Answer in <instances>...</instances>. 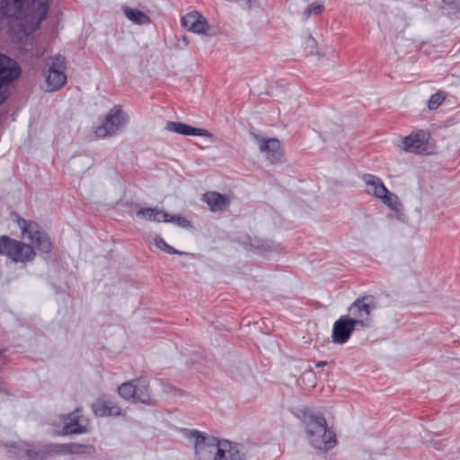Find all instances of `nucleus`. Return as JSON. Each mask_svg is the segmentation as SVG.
Instances as JSON below:
<instances>
[{
	"label": "nucleus",
	"mask_w": 460,
	"mask_h": 460,
	"mask_svg": "<svg viewBox=\"0 0 460 460\" xmlns=\"http://www.w3.org/2000/svg\"><path fill=\"white\" fill-rule=\"evenodd\" d=\"M163 222L173 223L183 228L190 226V221L186 217L181 216H171L170 214H168V217L163 218Z\"/></svg>",
	"instance_id": "25"
},
{
	"label": "nucleus",
	"mask_w": 460,
	"mask_h": 460,
	"mask_svg": "<svg viewBox=\"0 0 460 460\" xmlns=\"http://www.w3.org/2000/svg\"><path fill=\"white\" fill-rule=\"evenodd\" d=\"M125 16L138 25H145L150 22V18L142 11L126 6L123 8Z\"/></svg>",
	"instance_id": "21"
},
{
	"label": "nucleus",
	"mask_w": 460,
	"mask_h": 460,
	"mask_svg": "<svg viewBox=\"0 0 460 460\" xmlns=\"http://www.w3.org/2000/svg\"><path fill=\"white\" fill-rule=\"evenodd\" d=\"M428 134L420 130L405 137L402 140L403 149L415 154H424L428 151Z\"/></svg>",
	"instance_id": "12"
},
{
	"label": "nucleus",
	"mask_w": 460,
	"mask_h": 460,
	"mask_svg": "<svg viewBox=\"0 0 460 460\" xmlns=\"http://www.w3.org/2000/svg\"><path fill=\"white\" fill-rule=\"evenodd\" d=\"M0 9L3 15L18 22L25 34H31L46 19L49 0H3Z\"/></svg>",
	"instance_id": "1"
},
{
	"label": "nucleus",
	"mask_w": 460,
	"mask_h": 460,
	"mask_svg": "<svg viewBox=\"0 0 460 460\" xmlns=\"http://www.w3.org/2000/svg\"><path fill=\"white\" fill-rule=\"evenodd\" d=\"M2 352H3V351L0 349V355L2 354Z\"/></svg>",
	"instance_id": "35"
},
{
	"label": "nucleus",
	"mask_w": 460,
	"mask_h": 460,
	"mask_svg": "<svg viewBox=\"0 0 460 460\" xmlns=\"http://www.w3.org/2000/svg\"><path fill=\"white\" fill-rule=\"evenodd\" d=\"M88 420L82 415V410L76 408L69 413L64 421L66 434H83L87 432Z\"/></svg>",
	"instance_id": "10"
},
{
	"label": "nucleus",
	"mask_w": 460,
	"mask_h": 460,
	"mask_svg": "<svg viewBox=\"0 0 460 460\" xmlns=\"http://www.w3.org/2000/svg\"><path fill=\"white\" fill-rule=\"evenodd\" d=\"M18 224L22 230L23 235L33 243L40 252L49 253L52 251L53 244L49 236L41 231L37 224L22 218L19 220Z\"/></svg>",
	"instance_id": "8"
},
{
	"label": "nucleus",
	"mask_w": 460,
	"mask_h": 460,
	"mask_svg": "<svg viewBox=\"0 0 460 460\" xmlns=\"http://www.w3.org/2000/svg\"><path fill=\"white\" fill-rule=\"evenodd\" d=\"M434 445H435V447H436L438 449H441V448H442V447H443V443H442V441H439V442H437V441H436V442L434 443Z\"/></svg>",
	"instance_id": "32"
},
{
	"label": "nucleus",
	"mask_w": 460,
	"mask_h": 460,
	"mask_svg": "<svg viewBox=\"0 0 460 460\" xmlns=\"http://www.w3.org/2000/svg\"><path fill=\"white\" fill-rule=\"evenodd\" d=\"M203 200L214 212L221 211L230 204V199L218 192L209 191L204 194Z\"/></svg>",
	"instance_id": "19"
},
{
	"label": "nucleus",
	"mask_w": 460,
	"mask_h": 460,
	"mask_svg": "<svg viewBox=\"0 0 460 460\" xmlns=\"http://www.w3.org/2000/svg\"><path fill=\"white\" fill-rule=\"evenodd\" d=\"M135 382L134 380L130 382H126L120 385L118 387V393L121 398L126 401H131L135 402Z\"/></svg>",
	"instance_id": "22"
},
{
	"label": "nucleus",
	"mask_w": 460,
	"mask_h": 460,
	"mask_svg": "<svg viewBox=\"0 0 460 460\" xmlns=\"http://www.w3.org/2000/svg\"><path fill=\"white\" fill-rule=\"evenodd\" d=\"M443 2L447 4H451L453 3L452 0H443Z\"/></svg>",
	"instance_id": "34"
},
{
	"label": "nucleus",
	"mask_w": 460,
	"mask_h": 460,
	"mask_svg": "<svg viewBox=\"0 0 460 460\" xmlns=\"http://www.w3.org/2000/svg\"><path fill=\"white\" fill-rule=\"evenodd\" d=\"M324 9V6L320 4H313L310 6H308L303 15L305 19H308L311 14H318L321 13Z\"/></svg>",
	"instance_id": "30"
},
{
	"label": "nucleus",
	"mask_w": 460,
	"mask_h": 460,
	"mask_svg": "<svg viewBox=\"0 0 460 460\" xmlns=\"http://www.w3.org/2000/svg\"><path fill=\"white\" fill-rule=\"evenodd\" d=\"M165 129L184 136L212 137V134L206 129L193 128L182 122L168 121L165 125Z\"/></svg>",
	"instance_id": "17"
},
{
	"label": "nucleus",
	"mask_w": 460,
	"mask_h": 460,
	"mask_svg": "<svg viewBox=\"0 0 460 460\" xmlns=\"http://www.w3.org/2000/svg\"><path fill=\"white\" fill-rule=\"evenodd\" d=\"M362 180L366 185L367 192L373 194L376 198L380 199L388 193V190L385 187L380 178L372 174H364Z\"/></svg>",
	"instance_id": "18"
},
{
	"label": "nucleus",
	"mask_w": 460,
	"mask_h": 460,
	"mask_svg": "<svg viewBox=\"0 0 460 460\" xmlns=\"http://www.w3.org/2000/svg\"><path fill=\"white\" fill-rule=\"evenodd\" d=\"M306 48L314 49L316 45V41L314 38L308 37L305 40Z\"/></svg>",
	"instance_id": "31"
},
{
	"label": "nucleus",
	"mask_w": 460,
	"mask_h": 460,
	"mask_svg": "<svg viewBox=\"0 0 460 460\" xmlns=\"http://www.w3.org/2000/svg\"><path fill=\"white\" fill-rule=\"evenodd\" d=\"M9 454L16 460H35L40 450L35 445L21 441L11 446Z\"/></svg>",
	"instance_id": "14"
},
{
	"label": "nucleus",
	"mask_w": 460,
	"mask_h": 460,
	"mask_svg": "<svg viewBox=\"0 0 460 460\" xmlns=\"http://www.w3.org/2000/svg\"><path fill=\"white\" fill-rule=\"evenodd\" d=\"M221 451L223 455L220 460H248L246 453L240 444L222 439Z\"/></svg>",
	"instance_id": "16"
},
{
	"label": "nucleus",
	"mask_w": 460,
	"mask_h": 460,
	"mask_svg": "<svg viewBox=\"0 0 460 460\" xmlns=\"http://www.w3.org/2000/svg\"><path fill=\"white\" fill-rule=\"evenodd\" d=\"M0 246L2 252L14 261L28 262L35 257L33 248L24 243L12 239L6 235L0 236Z\"/></svg>",
	"instance_id": "5"
},
{
	"label": "nucleus",
	"mask_w": 460,
	"mask_h": 460,
	"mask_svg": "<svg viewBox=\"0 0 460 460\" xmlns=\"http://www.w3.org/2000/svg\"><path fill=\"white\" fill-rule=\"evenodd\" d=\"M376 308V302L373 296H365L357 298L349 307V318L361 328L372 326L371 313Z\"/></svg>",
	"instance_id": "4"
},
{
	"label": "nucleus",
	"mask_w": 460,
	"mask_h": 460,
	"mask_svg": "<svg viewBox=\"0 0 460 460\" xmlns=\"http://www.w3.org/2000/svg\"><path fill=\"white\" fill-rule=\"evenodd\" d=\"M302 419L306 438L314 448L327 452L336 446V435L328 429L326 420L320 412H314L307 408L300 409L295 413Z\"/></svg>",
	"instance_id": "2"
},
{
	"label": "nucleus",
	"mask_w": 460,
	"mask_h": 460,
	"mask_svg": "<svg viewBox=\"0 0 460 460\" xmlns=\"http://www.w3.org/2000/svg\"><path fill=\"white\" fill-rule=\"evenodd\" d=\"M183 434L187 439L193 442L194 455L197 460H220L223 455L221 451L222 439L206 437L196 429H185Z\"/></svg>",
	"instance_id": "3"
},
{
	"label": "nucleus",
	"mask_w": 460,
	"mask_h": 460,
	"mask_svg": "<svg viewBox=\"0 0 460 460\" xmlns=\"http://www.w3.org/2000/svg\"><path fill=\"white\" fill-rule=\"evenodd\" d=\"M208 30V24L206 22V20L201 19V16L198 18L195 24L190 29V31H193L195 33H207Z\"/></svg>",
	"instance_id": "28"
},
{
	"label": "nucleus",
	"mask_w": 460,
	"mask_h": 460,
	"mask_svg": "<svg viewBox=\"0 0 460 460\" xmlns=\"http://www.w3.org/2000/svg\"><path fill=\"white\" fill-rule=\"evenodd\" d=\"M325 365H326V362H325V361H321V362H318V363L316 364V366H317L318 367H323V366H325Z\"/></svg>",
	"instance_id": "33"
},
{
	"label": "nucleus",
	"mask_w": 460,
	"mask_h": 460,
	"mask_svg": "<svg viewBox=\"0 0 460 460\" xmlns=\"http://www.w3.org/2000/svg\"><path fill=\"white\" fill-rule=\"evenodd\" d=\"M356 324L347 315L341 316L333 323L332 338L336 344H344L350 338L356 329Z\"/></svg>",
	"instance_id": "9"
},
{
	"label": "nucleus",
	"mask_w": 460,
	"mask_h": 460,
	"mask_svg": "<svg viewBox=\"0 0 460 460\" xmlns=\"http://www.w3.org/2000/svg\"><path fill=\"white\" fill-rule=\"evenodd\" d=\"M208 30V24L206 22V20L201 19V16L198 18L195 24L190 29V31H193L195 33H207Z\"/></svg>",
	"instance_id": "29"
},
{
	"label": "nucleus",
	"mask_w": 460,
	"mask_h": 460,
	"mask_svg": "<svg viewBox=\"0 0 460 460\" xmlns=\"http://www.w3.org/2000/svg\"><path fill=\"white\" fill-rule=\"evenodd\" d=\"M380 199H382L383 202L393 210L399 211L402 207L398 197L395 194L391 193L389 190L388 193H385V195L381 197Z\"/></svg>",
	"instance_id": "23"
},
{
	"label": "nucleus",
	"mask_w": 460,
	"mask_h": 460,
	"mask_svg": "<svg viewBox=\"0 0 460 460\" xmlns=\"http://www.w3.org/2000/svg\"><path fill=\"white\" fill-rule=\"evenodd\" d=\"M199 17V13H197V12L190 13L186 14L185 16H183L181 18V24L186 29L190 31V29L195 24V22H196V21L198 20Z\"/></svg>",
	"instance_id": "27"
},
{
	"label": "nucleus",
	"mask_w": 460,
	"mask_h": 460,
	"mask_svg": "<svg viewBox=\"0 0 460 460\" xmlns=\"http://www.w3.org/2000/svg\"><path fill=\"white\" fill-rule=\"evenodd\" d=\"M259 145L260 151L266 153L267 159L271 164L280 163L283 160V153L280 147V142L277 138L261 139L259 136H254Z\"/></svg>",
	"instance_id": "11"
},
{
	"label": "nucleus",
	"mask_w": 460,
	"mask_h": 460,
	"mask_svg": "<svg viewBox=\"0 0 460 460\" xmlns=\"http://www.w3.org/2000/svg\"><path fill=\"white\" fill-rule=\"evenodd\" d=\"M134 382L135 402H141L146 405L155 406L156 404V400L150 394L148 381L144 377H140L135 379Z\"/></svg>",
	"instance_id": "15"
},
{
	"label": "nucleus",
	"mask_w": 460,
	"mask_h": 460,
	"mask_svg": "<svg viewBox=\"0 0 460 460\" xmlns=\"http://www.w3.org/2000/svg\"><path fill=\"white\" fill-rule=\"evenodd\" d=\"M155 244L157 248L160 250L169 253V254H179L183 255L186 254V252H180L171 245H169L161 236L157 235L155 237Z\"/></svg>",
	"instance_id": "24"
},
{
	"label": "nucleus",
	"mask_w": 460,
	"mask_h": 460,
	"mask_svg": "<svg viewBox=\"0 0 460 460\" xmlns=\"http://www.w3.org/2000/svg\"><path fill=\"white\" fill-rule=\"evenodd\" d=\"M92 411L98 417L119 416L120 408L107 395L99 396L91 405Z\"/></svg>",
	"instance_id": "13"
},
{
	"label": "nucleus",
	"mask_w": 460,
	"mask_h": 460,
	"mask_svg": "<svg viewBox=\"0 0 460 460\" xmlns=\"http://www.w3.org/2000/svg\"><path fill=\"white\" fill-rule=\"evenodd\" d=\"M46 64L49 66L45 80L47 91H57L66 82L65 58L61 55H57L47 59Z\"/></svg>",
	"instance_id": "7"
},
{
	"label": "nucleus",
	"mask_w": 460,
	"mask_h": 460,
	"mask_svg": "<svg viewBox=\"0 0 460 460\" xmlns=\"http://www.w3.org/2000/svg\"><path fill=\"white\" fill-rule=\"evenodd\" d=\"M127 121L128 117L121 108L114 106L102 120L101 125L95 128L94 133L99 137H112L122 129Z\"/></svg>",
	"instance_id": "6"
},
{
	"label": "nucleus",
	"mask_w": 460,
	"mask_h": 460,
	"mask_svg": "<svg viewBox=\"0 0 460 460\" xmlns=\"http://www.w3.org/2000/svg\"><path fill=\"white\" fill-rule=\"evenodd\" d=\"M137 217L147 221L163 222V218L168 217V213L158 208H141L137 212Z\"/></svg>",
	"instance_id": "20"
},
{
	"label": "nucleus",
	"mask_w": 460,
	"mask_h": 460,
	"mask_svg": "<svg viewBox=\"0 0 460 460\" xmlns=\"http://www.w3.org/2000/svg\"><path fill=\"white\" fill-rule=\"evenodd\" d=\"M447 94L444 92H438L429 98L428 107L429 110H436L446 99Z\"/></svg>",
	"instance_id": "26"
}]
</instances>
